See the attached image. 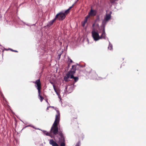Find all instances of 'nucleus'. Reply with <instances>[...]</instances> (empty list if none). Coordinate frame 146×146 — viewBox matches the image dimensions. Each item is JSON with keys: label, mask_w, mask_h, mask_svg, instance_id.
I'll list each match as a JSON object with an SVG mask.
<instances>
[{"label": "nucleus", "mask_w": 146, "mask_h": 146, "mask_svg": "<svg viewBox=\"0 0 146 146\" xmlns=\"http://www.w3.org/2000/svg\"><path fill=\"white\" fill-rule=\"evenodd\" d=\"M59 143L60 144V146H65V141H63L59 142Z\"/></svg>", "instance_id": "19"}, {"label": "nucleus", "mask_w": 146, "mask_h": 146, "mask_svg": "<svg viewBox=\"0 0 146 146\" xmlns=\"http://www.w3.org/2000/svg\"><path fill=\"white\" fill-rule=\"evenodd\" d=\"M57 16V19H58L59 20L61 21L64 19L65 17V15L62 12H60L56 14V16Z\"/></svg>", "instance_id": "6"}, {"label": "nucleus", "mask_w": 146, "mask_h": 146, "mask_svg": "<svg viewBox=\"0 0 146 146\" xmlns=\"http://www.w3.org/2000/svg\"><path fill=\"white\" fill-rule=\"evenodd\" d=\"M49 108H50V107H49H49H48L47 108V109H46V110H49Z\"/></svg>", "instance_id": "29"}, {"label": "nucleus", "mask_w": 146, "mask_h": 146, "mask_svg": "<svg viewBox=\"0 0 146 146\" xmlns=\"http://www.w3.org/2000/svg\"><path fill=\"white\" fill-rule=\"evenodd\" d=\"M59 135L60 136V137H61L62 136H64L63 135L62 132L61 131H60L59 132Z\"/></svg>", "instance_id": "22"}, {"label": "nucleus", "mask_w": 146, "mask_h": 146, "mask_svg": "<svg viewBox=\"0 0 146 146\" xmlns=\"http://www.w3.org/2000/svg\"><path fill=\"white\" fill-rule=\"evenodd\" d=\"M68 63L70 64L73 62V61L70 58L68 57Z\"/></svg>", "instance_id": "20"}, {"label": "nucleus", "mask_w": 146, "mask_h": 146, "mask_svg": "<svg viewBox=\"0 0 146 146\" xmlns=\"http://www.w3.org/2000/svg\"><path fill=\"white\" fill-rule=\"evenodd\" d=\"M76 146H80L79 144H77Z\"/></svg>", "instance_id": "31"}, {"label": "nucleus", "mask_w": 146, "mask_h": 146, "mask_svg": "<svg viewBox=\"0 0 146 146\" xmlns=\"http://www.w3.org/2000/svg\"><path fill=\"white\" fill-rule=\"evenodd\" d=\"M49 107L50 108H52L53 109H54V106H49Z\"/></svg>", "instance_id": "27"}, {"label": "nucleus", "mask_w": 146, "mask_h": 146, "mask_svg": "<svg viewBox=\"0 0 146 146\" xmlns=\"http://www.w3.org/2000/svg\"><path fill=\"white\" fill-rule=\"evenodd\" d=\"M110 0V2L111 3H113L115 1V0Z\"/></svg>", "instance_id": "25"}, {"label": "nucleus", "mask_w": 146, "mask_h": 146, "mask_svg": "<svg viewBox=\"0 0 146 146\" xmlns=\"http://www.w3.org/2000/svg\"><path fill=\"white\" fill-rule=\"evenodd\" d=\"M94 72V70H91V71H90V73H91V72Z\"/></svg>", "instance_id": "28"}, {"label": "nucleus", "mask_w": 146, "mask_h": 146, "mask_svg": "<svg viewBox=\"0 0 146 146\" xmlns=\"http://www.w3.org/2000/svg\"><path fill=\"white\" fill-rule=\"evenodd\" d=\"M73 5H72L71 6L69 7V8L67 10H66L63 13H64L65 15V16L69 12V10L72 7Z\"/></svg>", "instance_id": "12"}, {"label": "nucleus", "mask_w": 146, "mask_h": 146, "mask_svg": "<svg viewBox=\"0 0 146 146\" xmlns=\"http://www.w3.org/2000/svg\"><path fill=\"white\" fill-rule=\"evenodd\" d=\"M86 23L84 22L83 21L82 22H81L82 26L83 27H84Z\"/></svg>", "instance_id": "23"}, {"label": "nucleus", "mask_w": 146, "mask_h": 146, "mask_svg": "<svg viewBox=\"0 0 146 146\" xmlns=\"http://www.w3.org/2000/svg\"><path fill=\"white\" fill-rule=\"evenodd\" d=\"M50 83L51 84H53H53H53V82H50Z\"/></svg>", "instance_id": "32"}, {"label": "nucleus", "mask_w": 146, "mask_h": 146, "mask_svg": "<svg viewBox=\"0 0 146 146\" xmlns=\"http://www.w3.org/2000/svg\"><path fill=\"white\" fill-rule=\"evenodd\" d=\"M90 17H89L88 16V15L85 17L84 20L83 21L84 22L86 23L87 22L88 19Z\"/></svg>", "instance_id": "18"}, {"label": "nucleus", "mask_w": 146, "mask_h": 146, "mask_svg": "<svg viewBox=\"0 0 146 146\" xmlns=\"http://www.w3.org/2000/svg\"><path fill=\"white\" fill-rule=\"evenodd\" d=\"M108 48L110 50H111L112 49V45L110 44L109 46L108 47Z\"/></svg>", "instance_id": "21"}, {"label": "nucleus", "mask_w": 146, "mask_h": 146, "mask_svg": "<svg viewBox=\"0 0 146 146\" xmlns=\"http://www.w3.org/2000/svg\"><path fill=\"white\" fill-rule=\"evenodd\" d=\"M68 67H69L70 66V63H68Z\"/></svg>", "instance_id": "26"}, {"label": "nucleus", "mask_w": 146, "mask_h": 146, "mask_svg": "<svg viewBox=\"0 0 146 146\" xmlns=\"http://www.w3.org/2000/svg\"><path fill=\"white\" fill-rule=\"evenodd\" d=\"M46 102L47 103H48L47 100H46Z\"/></svg>", "instance_id": "33"}, {"label": "nucleus", "mask_w": 146, "mask_h": 146, "mask_svg": "<svg viewBox=\"0 0 146 146\" xmlns=\"http://www.w3.org/2000/svg\"><path fill=\"white\" fill-rule=\"evenodd\" d=\"M92 33L93 38L95 41H97L100 39V36L98 33L96 32L94 30L92 31Z\"/></svg>", "instance_id": "4"}, {"label": "nucleus", "mask_w": 146, "mask_h": 146, "mask_svg": "<svg viewBox=\"0 0 146 146\" xmlns=\"http://www.w3.org/2000/svg\"><path fill=\"white\" fill-rule=\"evenodd\" d=\"M33 82L36 85L35 86L37 87L38 92H39L40 91H41V84L40 79H38L36 80L35 82Z\"/></svg>", "instance_id": "5"}, {"label": "nucleus", "mask_w": 146, "mask_h": 146, "mask_svg": "<svg viewBox=\"0 0 146 146\" xmlns=\"http://www.w3.org/2000/svg\"><path fill=\"white\" fill-rule=\"evenodd\" d=\"M56 111L57 114L56 115L55 120L50 130L51 134L52 133L55 135L58 133V128L57 126L59 122L60 117V111L57 110H56Z\"/></svg>", "instance_id": "2"}, {"label": "nucleus", "mask_w": 146, "mask_h": 146, "mask_svg": "<svg viewBox=\"0 0 146 146\" xmlns=\"http://www.w3.org/2000/svg\"><path fill=\"white\" fill-rule=\"evenodd\" d=\"M108 75V74H107L106 76H107ZM106 78V76L105 77H104V78Z\"/></svg>", "instance_id": "30"}, {"label": "nucleus", "mask_w": 146, "mask_h": 146, "mask_svg": "<svg viewBox=\"0 0 146 146\" xmlns=\"http://www.w3.org/2000/svg\"><path fill=\"white\" fill-rule=\"evenodd\" d=\"M40 92L41 91H40L39 92H38V96H39L40 98V101L42 102L43 101L44 98L43 97L40 95Z\"/></svg>", "instance_id": "14"}, {"label": "nucleus", "mask_w": 146, "mask_h": 146, "mask_svg": "<svg viewBox=\"0 0 146 146\" xmlns=\"http://www.w3.org/2000/svg\"><path fill=\"white\" fill-rule=\"evenodd\" d=\"M96 11L94 10H93L92 8L91 9L90 12L88 13V15L90 17V16H94L96 14Z\"/></svg>", "instance_id": "7"}, {"label": "nucleus", "mask_w": 146, "mask_h": 146, "mask_svg": "<svg viewBox=\"0 0 146 146\" xmlns=\"http://www.w3.org/2000/svg\"><path fill=\"white\" fill-rule=\"evenodd\" d=\"M43 132L44 134H45L47 136H49L51 137L52 138L53 137L52 136V134H51L50 132V133L46 131H43Z\"/></svg>", "instance_id": "11"}, {"label": "nucleus", "mask_w": 146, "mask_h": 146, "mask_svg": "<svg viewBox=\"0 0 146 146\" xmlns=\"http://www.w3.org/2000/svg\"><path fill=\"white\" fill-rule=\"evenodd\" d=\"M9 49L10 50L12 51H13V52H18V51H17V50H13L12 49L9 48Z\"/></svg>", "instance_id": "24"}, {"label": "nucleus", "mask_w": 146, "mask_h": 146, "mask_svg": "<svg viewBox=\"0 0 146 146\" xmlns=\"http://www.w3.org/2000/svg\"><path fill=\"white\" fill-rule=\"evenodd\" d=\"M53 87L54 90V91H55V92H56V94L57 95H59V94H58V90L56 89V88H55V85L54 84L53 85Z\"/></svg>", "instance_id": "17"}, {"label": "nucleus", "mask_w": 146, "mask_h": 146, "mask_svg": "<svg viewBox=\"0 0 146 146\" xmlns=\"http://www.w3.org/2000/svg\"><path fill=\"white\" fill-rule=\"evenodd\" d=\"M57 16L58 15H57L56 16L55 18L54 19L51 20L49 22L47 25V26L48 27H50L53 24V23L56 21V20L57 19Z\"/></svg>", "instance_id": "8"}, {"label": "nucleus", "mask_w": 146, "mask_h": 146, "mask_svg": "<svg viewBox=\"0 0 146 146\" xmlns=\"http://www.w3.org/2000/svg\"><path fill=\"white\" fill-rule=\"evenodd\" d=\"M53 87L54 90V91H55V92H56V94L57 95H59V94H58V90L56 89V88H55V85L54 84L53 85Z\"/></svg>", "instance_id": "15"}, {"label": "nucleus", "mask_w": 146, "mask_h": 146, "mask_svg": "<svg viewBox=\"0 0 146 146\" xmlns=\"http://www.w3.org/2000/svg\"><path fill=\"white\" fill-rule=\"evenodd\" d=\"M105 26H104V28L103 30L102 31V35L100 36V39L102 38L105 39Z\"/></svg>", "instance_id": "9"}, {"label": "nucleus", "mask_w": 146, "mask_h": 146, "mask_svg": "<svg viewBox=\"0 0 146 146\" xmlns=\"http://www.w3.org/2000/svg\"><path fill=\"white\" fill-rule=\"evenodd\" d=\"M49 143L52 146H59L57 143L52 139L50 140Z\"/></svg>", "instance_id": "10"}, {"label": "nucleus", "mask_w": 146, "mask_h": 146, "mask_svg": "<svg viewBox=\"0 0 146 146\" xmlns=\"http://www.w3.org/2000/svg\"><path fill=\"white\" fill-rule=\"evenodd\" d=\"M81 68V66L78 64L72 65L71 70L68 72L64 77V80L66 82H68V78H70L71 79H74L75 82H77L78 80V77H74V75L76 71Z\"/></svg>", "instance_id": "1"}, {"label": "nucleus", "mask_w": 146, "mask_h": 146, "mask_svg": "<svg viewBox=\"0 0 146 146\" xmlns=\"http://www.w3.org/2000/svg\"><path fill=\"white\" fill-rule=\"evenodd\" d=\"M53 87L54 90V91H55V92H56V94L57 95H59V94H58V90L56 89V88H55V85L54 84L53 85Z\"/></svg>", "instance_id": "16"}, {"label": "nucleus", "mask_w": 146, "mask_h": 146, "mask_svg": "<svg viewBox=\"0 0 146 146\" xmlns=\"http://www.w3.org/2000/svg\"><path fill=\"white\" fill-rule=\"evenodd\" d=\"M111 12H110V14H106L105 16L104 17V20L102 21V24L104 26H105L106 23L111 19Z\"/></svg>", "instance_id": "3"}, {"label": "nucleus", "mask_w": 146, "mask_h": 146, "mask_svg": "<svg viewBox=\"0 0 146 146\" xmlns=\"http://www.w3.org/2000/svg\"><path fill=\"white\" fill-rule=\"evenodd\" d=\"M59 143L63 141H65V139L64 136L60 137L59 138Z\"/></svg>", "instance_id": "13"}]
</instances>
